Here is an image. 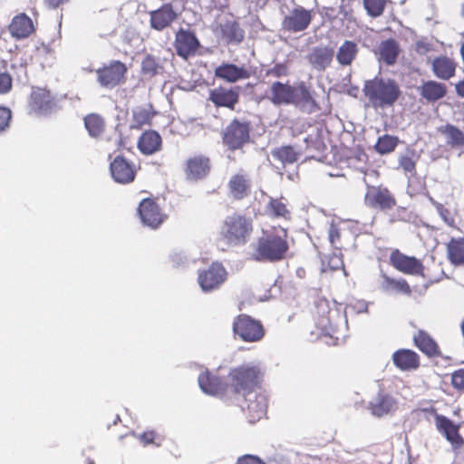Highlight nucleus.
<instances>
[{"mask_svg": "<svg viewBox=\"0 0 464 464\" xmlns=\"http://www.w3.org/2000/svg\"><path fill=\"white\" fill-rule=\"evenodd\" d=\"M263 378L264 372L258 364H241L231 368L227 373L230 404L240 400L248 401L260 389Z\"/></svg>", "mask_w": 464, "mask_h": 464, "instance_id": "nucleus-1", "label": "nucleus"}, {"mask_svg": "<svg viewBox=\"0 0 464 464\" xmlns=\"http://www.w3.org/2000/svg\"><path fill=\"white\" fill-rule=\"evenodd\" d=\"M287 237V230L281 227L264 232L253 247L252 259L271 263L285 259L289 250Z\"/></svg>", "mask_w": 464, "mask_h": 464, "instance_id": "nucleus-2", "label": "nucleus"}, {"mask_svg": "<svg viewBox=\"0 0 464 464\" xmlns=\"http://www.w3.org/2000/svg\"><path fill=\"white\" fill-rule=\"evenodd\" d=\"M362 92L367 105L374 110L393 106L401 95L400 85L394 79L381 76L365 81Z\"/></svg>", "mask_w": 464, "mask_h": 464, "instance_id": "nucleus-3", "label": "nucleus"}, {"mask_svg": "<svg viewBox=\"0 0 464 464\" xmlns=\"http://www.w3.org/2000/svg\"><path fill=\"white\" fill-rule=\"evenodd\" d=\"M266 98L276 106L294 104L318 108L316 101L304 82L293 86L276 81L270 85Z\"/></svg>", "mask_w": 464, "mask_h": 464, "instance_id": "nucleus-4", "label": "nucleus"}, {"mask_svg": "<svg viewBox=\"0 0 464 464\" xmlns=\"http://www.w3.org/2000/svg\"><path fill=\"white\" fill-rule=\"evenodd\" d=\"M253 232V219L244 214L234 213L223 220L218 239L228 247L242 246L250 240Z\"/></svg>", "mask_w": 464, "mask_h": 464, "instance_id": "nucleus-5", "label": "nucleus"}, {"mask_svg": "<svg viewBox=\"0 0 464 464\" xmlns=\"http://www.w3.org/2000/svg\"><path fill=\"white\" fill-rule=\"evenodd\" d=\"M250 121L234 118L222 131V142L230 151L242 150L250 142Z\"/></svg>", "mask_w": 464, "mask_h": 464, "instance_id": "nucleus-6", "label": "nucleus"}, {"mask_svg": "<svg viewBox=\"0 0 464 464\" xmlns=\"http://www.w3.org/2000/svg\"><path fill=\"white\" fill-rule=\"evenodd\" d=\"M232 330L235 336L246 343H257L266 334V330L261 321L254 319L246 314H240L234 318Z\"/></svg>", "mask_w": 464, "mask_h": 464, "instance_id": "nucleus-7", "label": "nucleus"}, {"mask_svg": "<svg viewBox=\"0 0 464 464\" xmlns=\"http://www.w3.org/2000/svg\"><path fill=\"white\" fill-rule=\"evenodd\" d=\"M127 72L126 64L119 60L111 61L95 71L98 83L106 89L124 83Z\"/></svg>", "mask_w": 464, "mask_h": 464, "instance_id": "nucleus-8", "label": "nucleus"}, {"mask_svg": "<svg viewBox=\"0 0 464 464\" xmlns=\"http://www.w3.org/2000/svg\"><path fill=\"white\" fill-rule=\"evenodd\" d=\"M364 203L368 208L386 211L393 208L397 200L388 188L369 186L364 196Z\"/></svg>", "mask_w": 464, "mask_h": 464, "instance_id": "nucleus-9", "label": "nucleus"}, {"mask_svg": "<svg viewBox=\"0 0 464 464\" xmlns=\"http://www.w3.org/2000/svg\"><path fill=\"white\" fill-rule=\"evenodd\" d=\"M137 214L141 223L152 229L158 228L167 218V215L153 198L142 199L137 208Z\"/></svg>", "mask_w": 464, "mask_h": 464, "instance_id": "nucleus-10", "label": "nucleus"}, {"mask_svg": "<svg viewBox=\"0 0 464 464\" xmlns=\"http://www.w3.org/2000/svg\"><path fill=\"white\" fill-rule=\"evenodd\" d=\"M434 424L438 432L445 438L453 450H459L464 447V438L459 432V423H455L447 416L435 411Z\"/></svg>", "mask_w": 464, "mask_h": 464, "instance_id": "nucleus-11", "label": "nucleus"}, {"mask_svg": "<svg viewBox=\"0 0 464 464\" xmlns=\"http://www.w3.org/2000/svg\"><path fill=\"white\" fill-rule=\"evenodd\" d=\"M227 277V273L222 264L213 262L208 268L198 271V282L204 292L218 288Z\"/></svg>", "mask_w": 464, "mask_h": 464, "instance_id": "nucleus-12", "label": "nucleus"}, {"mask_svg": "<svg viewBox=\"0 0 464 464\" xmlns=\"http://www.w3.org/2000/svg\"><path fill=\"white\" fill-rule=\"evenodd\" d=\"M198 382L200 389L205 393L217 396L230 404L228 382H225L221 377L205 371L199 374Z\"/></svg>", "mask_w": 464, "mask_h": 464, "instance_id": "nucleus-13", "label": "nucleus"}, {"mask_svg": "<svg viewBox=\"0 0 464 464\" xmlns=\"http://www.w3.org/2000/svg\"><path fill=\"white\" fill-rule=\"evenodd\" d=\"M212 169L211 160L204 154H196L188 157L184 163V174L190 181H198L206 179Z\"/></svg>", "mask_w": 464, "mask_h": 464, "instance_id": "nucleus-14", "label": "nucleus"}, {"mask_svg": "<svg viewBox=\"0 0 464 464\" xmlns=\"http://www.w3.org/2000/svg\"><path fill=\"white\" fill-rule=\"evenodd\" d=\"M239 86L227 87L219 85L209 90L208 101L217 108L222 107L233 111L239 102Z\"/></svg>", "mask_w": 464, "mask_h": 464, "instance_id": "nucleus-15", "label": "nucleus"}, {"mask_svg": "<svg viewBox=\"0 0 464 464\" xmlns=\"http://www.w3.org/2000/svg\"><path fill=\"white\" fill-rule=\"evenodd\" d=\"M390 264L398 271L413 276H423L424 266L415 256H409L399 249H393L390 255Z\"/></svg>", "mask_w": 464, "mask_h": 464, "instance_id": "nucleus-16", "label": "nucleus"}, {"mask_svg": "<svg viewBox=\"0 0 464 464\" xmlns=\"http://www.w3.org/2000/svg\"><path fill=\"white\" fill-rule=\"evenodd\" d=\"M54 99L46 88L33 87L28 98V108L31 113L45 115L52 111Z\"/></svg>", "mask_w": 464, "mask_h": 464, "instance_id": "nucleus-17", "label": "nucleus"}, {"mask_svg": "<svg viewBox=\"0 0 464 464\" xmlns=\"http://www.w3.org/2000/svg\"><path fill=\"white\" fill-rule=\"evenodd\" d=\"M233 404H237L246 412L250 423L258 421L266 414L267 399L265 395L256 392L246 402L240 400L239 401H234Z\"/></svg>", "mask_w": 464, "mask_h": 464, "instance_id": "nucleus-18", "label": "nucleus"}, {"mask_svg": "<svg viewBox=\"0 0 464 464\" xmlns=\"http://www.w3.org/2000/svg\"><path fill=\"white\" fill-rule=\"evenodd\" d=\"M110 171L113 180L120 184L131 183L137 173L135 164L121 155L116 156L111 161Z\"/></svg>", "mask_w": 464, "mask_h": 464, "instance_id": "nucleus-19", "label": "nucleus"}, {"mask_svg": "<svg viewBox=\"0 0 464 464\" xmlns=\"http://www.w3.org/2000/svg\"><path fill=\"white\" fill-rule=\"evenodd\" d=\"M313 19L312 12L303 6L293 8L282 21V28L289 33H298L308 28Z\"/></svg>", "mask_w": 464, "mask_h": 464, "instance_id": "nucleus-20", "label": "nucleus"}, {"mask_svg": "<svg viewBox=\"0 0 464 464\" xmlns=\"http://www.w3.org/2000/svg\"><path fill=\"white\" fill-rule=\"evenodd\" d=\"M200 43L193 31L180 28L176 33L174 47L177 54L184 59L195 55Z\"/></svg>", "mask_w": 464, "mask_h": 464, "instance_id": "nucleus-21", "label": "nucleus"}, {"mask_svg": "<svg viewBox=\"0 0 464 464\" xmlns=\"http://www.w3.org/2000/svg\"><path fill=\"white\" fill-rule=\"evenodd\" d=\"M412 343L428 358L442 357L440 344L426 330L418 329L412 335Z\"/></svg>", "mask_w": 464, "mask_h": 464, "instance_id": "nucleus-22", "label": "nucleus"}, {"mask_svg": "<svg viewBox=\"0 0 464 464\" xmlns=\"http://www.w3.org/2000/svg\"><path fill=\"white\" fill-rule=\"evenodd\" d=\"M150 24L156 31H163L169 27L178 18V14L171 4H164L160 8L150 11Z\"/></svg>", "mask_w": 464, "mask_h": 464, "instance_id": "nucleus-23", "label": "nucleus"}, {"mask_svg": "<svg viewBox=\"0 0 464 464\" xmlns=\"http://www.w3.org/2000/svg\"><path fill=\"white\" fill-rule=\"evenodd\" d=\"M251 180L246 173L238 172L233 174L227 182L229 196L234 200H243L251 194Z\"/></svg>", "mask_w": 464, "mask_h": 464, "instance_id": "nucleus-24", "label": "nucleus"}, {"mask_svg": "<svg viewBox=\"0 0 464 464\" xmlns=\"http://www.w3.org/2000/svg\"><path fill=\"white\" fill-rule=\"evenodd\" d=\"M219 36L227 45L239 44L245 39V31L237 20H227L217 27Z\"/></svg>", "mask_w": 464, "mask_h": 464, "instance_id": "nucleus-25", "label": "nucleus"}, {"mask_svg": "<svg viewBox=\"0 0 464 464\" xmlns=\"http://www.w3.org/2000/svg\"><path fill=\"white\" fill-rule=\"evenodd\" d=\"M393 364L402 372L415 371L420 366V356L411 349H399L392 354Z\"/></svg>", "mask_w": 464, "mask_h": 464, "instance_id": "nucleus-26", "label": "nucleus"}, {"mask_svg": "<svg viewBox=\"0 0 464 464\" xmlns=\"http://www.w3.org/2000/svg\"><path fill=\"white\" fill-rule=\"evenodd\" d=\"M401 51L398 41L394 38H389L379 44L375 54L380 62L391 66L396 63Z\"/></svg>", "mask_w": 464, "mask_h": 464, "instance_id": "nucleus-27", "label": "nucleus"}, {"mask_svg": "<svg viewBox=\"0 0 464 464\" xmlns=\"http://www.w3.org/2000/svg\"><path fill=\"white\" fill-rule=\"evenodd\" d=\"M430 64L432 72L438 79L448 81L456 74L458 63L447 55L436 56Z\"/></svg>", "mask_w": 464, "mask_h": 464, "instance_id": "nucleus-28", "label": "nucleus"}, {"mask_svg": "<svg viewBox=\"0 0 464 464\" xmlns=\"http://www.w3.org/2000/svg\"><path fill=\"white\" fill-rule=\"evenodd\" d=\"M214 74L215 77L230 83L247 79L250 76L248 71L244 67L229 63H224L218 66Z\"/></svg>", "mask_w": 464, "mask_h": 464, "instance_id": "nucleus-29", "label": "nucleus"}, {"mask_svg": "<svg viewBox=\"0 0 464 464\" xmlns=\"http://www.w3.org/2000/svg\"><path fill=\"white\" fill-rule=\"evenodd\" d=\"M9 31L13 37L24 39L34 32V25L32 19L24 13L15 15L9 24Z\"/></svg>", "mask_w": 464, "mask_h": 464, "instance_id": "nucleus-30", "label": "nucleus"}, {"mask_svg": "<svg viewBox=\"0 0 464 464\" xmlns=\"http://www.w3.org/2000/svg\"><path fill=\"white\" fill-rule=\"evenodd\" d=\"M334 58V49L329 46L314 47L307 55L309 63L317 71H324Z\"/></svg>", "mask_w": 464, "mask_h": 464, "instance_id": "nucleus-31", "label": "nucleus"}, {"mask_svg": "<svg viewBox=\"0 0 464 464\" xmlns=\"http://www.w3.org/2000/svg\"><path fill=\"white\" fill-rule=\"evenodd\" d=\"M419 92L427 102H435L446 96L447 86L443 82L429 80L419 87Z\"/></svg>", "mask_w": 464, "mask_h": 464, "instance_id": "nucleus-32", "label": "nucleus"}, {"mask_svg": "<svg viewBox=\"0 0 464 464\" xmlns=\"http://www.w3.org/2000/svg\"><path fill=\"white\" fill-rule=\"evenodd\" d=\"M328 237L331 245L339 250L345 249L352 239V232L345 227L331 224L328 230Z\"/></svg>", "mask_w": 464, "mask_h": 464, "instance_id": "nucleus-33", "label": "nucleus"}, {"mask_svg": "<svg viewBox=\"0 0 464 464\" xmlns=\"http://www.w3.org/2000/svg\"><path fill=\"white\" fill-rule=\"evenodd\" d=\"M161 143V137L157 131L147 130L139 138L138 148L141 153L145 155H151L160 150Z\"/></svg>", "mask_w": 464, "mask_h": 464, "instance_id": "nucleus-34", "label": "nucleus"}, {"mask_svg": "<svg viewBox=\"0 0 464 464\" xmlns=\"http://www.w3.org/2000/svg\"><path fill=\"white\" fill-rule=\"evenodd\" d=\"M447 258L453 266H464V237H451L446 244Z\"/></svg>", "mask_w": 464, "mask_h": 464, "instance_id": "nucleus-35", "label": "nucleus"}, {"mask_svg": "<svg viewBox=\"0 0 464 464\" xmlns=\"http://www.w3.org/2000/svg\"><path fill=\"white\" fill-rule=\"evenodd\" d=\"M315 316L318 325L323 330H331L333 328V308L330 307L326 299H320L316 303Z\"/></svg>", "mask_w": 464, "mask_h": 464, "instance_id": "nucleus-36", "label": "nucleus"}, {"mask_svg": "<svg viewBox=\"0 0 464 464\" xmlns=\"http://www.w3.org/2000/svg\"><path fill=\"white\" fill-rule=\"evenodd\" d=\"M359 52L355 42L346 40L339 47L336 53V60L342 66L351 65L357 57Z\"/></svg>", "mask_w": 464, "mask_h": 464, "instance_id": "nucleus-37", "label": "nucleus"}, {"mask_svg": "<svg viewBox=\"0 0 464 464\" xmlns=\"http://www.w3.org/2000/svg\"><path fill=\"white\" fill-rule=\"evenodd\" d=\"M382 288L388 293L401 294L410 296L412 293L411 287L404 278L395 279L388 276H383Z\"/></svg>", "mask_w": 464, "mask_h": 464, "instance_id": "nucleus-38", "label": "nucleus"}, {"mask_svg": "<svg viewBox=\"0 0 464 464\" xmlns=\"http://www.w3.org/2000/svg\"><path fill=\"white\" fill-rule=\"evenodd\" d=\"M84 126L92 138L101 137L105 131V120L98 113H90L83 118Z\"/></svg>", "mask_w": 464, "mask_h": 464, "instance_id": "nucleus-39", "label": "nucleus"}, {"mask_svg": "<svg viewBox=\"0 0 464 464\" xmlns=\"http://www.w3.org/2000/svg\"><path fill=\"white\" fill-rule=\"evenodd\" d=\"M440 132L447 139L451 148H464V132L452 124H446L440 128Z\"/></svg>", "mask_w": 464, "mask_h": 464, "instance_id": "nucleus-40", "label": "nucleus"}, {"mask_svg": "<svg viewBox=\"0 0 464 464\" xmlns=\"http://www.w3.org/2000/svg\"><path fill=\"white\" fill-rule=\"evenodd\" d=\"M395 401L389 395H379L376 400L370 403L371 412L377 417L388 414L394 407Z\"/></svg>", "mask_w": 464, "mask_h": 464, "instance_id": "nucleus-41", "label": "nucleus"}, {"mask_svg": "<svg viewBox=\"0 0 464 464\" xmlns=\"http://www.w3.org/2000/svg\"><path fill=\"white\" fill-rule=\"evenodd\" d=\"M271 154L274 159L280 161L282 164H293L299 159V152L290 145H285L275 148Z\"/></svg>", "mask_w": 464, "mask_h": 464, "instance_id": "nucleus-42", "label": "nucleus"}, {"mask_svg": "<svg viewBox=\"0 0 464 464\" xmlns=\"http://www.w3.org/2000/svg\"><path fill=\"white\" fill-rule=\"evenodd\" d=\"M267 213L275 218H282L284 219H290L291 213L287 209L286 204L283 201V198H270L266 206Z\"/></svg>", "mask_w": 464, "mask_h": 464, "instance_id": "nucleus-43", "label": "nucleus"}, {"mask_svg": "<svg viewBox=\"0 0 464 464\" xmlns=\"http://www.w3.org/2000/svg\"><path fill=\"white\" fill-rule=\"evenodd\" d=\"M398 143L397 137L385 134L378 139L375 149L382 155L388 154L395 150Z\"/></svg>", "mask_w": 464, "mask_h": 464, "instance_id": "nucleus-44", "label": "nucleus"}, {"mask_svg": "<svg viewBox=\"0 0 464 464\" xmlns=\"http://www.w3.org/2000/svg\"><path fill=\"white\" fill-rule=\"evenodd\" d=\"M399 167L403 170L406 176L411 178L416 175V160L413 152L402 154L398 160Z\"/></svg>", "mask_w": 464, "mask_h": 464, "instance_id": "nucleus-45", "label": "nucleus"}, {"mask_svg": "<svg viewBox=\"0 0 464 464\" xmlns=\"http://www.w3.org/2000/svg\"><path fill=\"white\" fill-rule=\"evenodd\" d=\"M388 0H362V4L369 16L376 18L384 13Z\"/></svg>", "mask_w": 464, "mask_h": 464, "instance_id": "nucleus-46", "label": "nucleus"}, {"mask_svg": "<svg viewBox=\"0 0 464 464\" xmlns=\"http://www.w3.org/2000/svg\"><path fill=\"white\" fill-rule=\"evenodd\" d=\"M155 113L151 110L140 107L133 111L132 120L137 128L150 124Z\"/></svg>", "mask_w": 464, "mask_h": 464, "instance_id": "nucleus-47", "label": "nucleus"}, {"mask_svg": "<svg viewBox=\"0 0 464 464\" xmlns=\"http://www.w3.org/2000/svg\"><path fill=\"white\" fill-rule=\"evenodd\" d=\"M160 65L155 59L150 54H148L144 57L141 62V72L143 74L154 76L159 72Z\"/></svg>", "mask_w": 464, "mask_h": 464, "instance_id": "nucleus-48", "label": "nucleus"}, {"mask_svg": "<svg viewBox=\"0 0 464 464\" xmlns=\"http://www.w3.org/2000/svg\"><path fill=\"white\" fill-rule=\"evenodd\" d=\"M289 66L286 62L276 63L266 72V76H272L275 78L286 77L289 75Z\"/></svg>", "mask_w": 464, "mask_h": 464, "instance_id": "nucleus-49", "label": "nucleus"}, {"mask_svg": "<svg viewBox=\"0 0 464 464\" xmlns=\"http://www.w3.org/2000/svg\"><path fill=\"white\" fill-rule=\"evenodd\" d=\"M450 385L459 392H464V368H459L450 373Z\"/></svg>", "mask_w": 464, "mask_h": 464, "instance_id": "nucleus-50", "label": "nucleus"}, {"mask_svg": "<svg viewBox=\"0 0 464 464\" xmlns=\"http://www.w3.org/2000/svg\"><path fill=\"white\" fill-rule=\"evenodd\" d=\"M13 87L12 76L7 72H0V94L8 93Z\"/></svg>", "mask_w": 464, "mask_h": 464, "instance_id": "nucleus-51", "label": "nucleus"}, {"mask_svg": "<svg viewBox=\"0 0 464 464\" xmlns=\"http://www.w3.org/2000/svg\"><path fill=\"white\" fill-rule=\"evenodd\" d=\"M158 438H159V435L157 434V432L155 430L144 431L143 433L140 434L138 437L140 442L143 446L156 444V440H158ZM157 445H160V444L157 443Z\"/></svg>", "mask_w": 464, "mask_h": 464, "instance_id": "nucleus-52", "label": "nucleus"}, {"mask_svg": "<svg viewBox=\"0 0 464 464\" xmlns=\"http://www.w3.org/2000/svg\"><path fill=\"white\" fill-rule=\"evenodd\" d=\"M12 112L10 109L0 106V131L5 130L10 123Z\"/></svg>", "mask_w": 464, "mask_h": 464, "instance_id": "nucleus-53", "label": "nucleus"}, {"mask_svg": "<svg viewBox=\"0 0 464 464\" xmlns=\"http://www.w3.org/2000/svg\"><path fill=\"white\" fill-rule=\"evenodd\" d=\"M237 464H266L261 459L254 455H245L237 460Z\"/></svg>", "mask_w": 464, "mask_h": 464, "instance_id": "nucleus-54", "label": "nucleus"}, {"mask_svg": "<svg viewBox=\"0 0 464 464\" xmlns=\"http://www.w3.org/2000/svg\"><path fill=\"white\" fill-rule=\"evenodd\" d=\"M415 51L420 55H424L431 51V44L424 41H417L415 44Z\"/></svg>", "mask_w": 464, "mask_h": 464, "instance_id": "nucleus-55", "label": "nucleus"}, {"mask_svg": "<svg viewBox=\"0 0 464 464\" xmlns=\"http://www.w3.org/2000/svg\"><path fill=\"white\" fill-rule=\"evenodd\" d=\"M68 2L69 0H44L45 6L49 9H57Z\"/></svg>", "mask_w": 464, "mask_h": 464, "instance_id": "nucleus-56", "label": "nucleus"}, {"mask_svg": "<svg viewBox=\"0 0 464 464\" xmlns=\"http://www.w3.org/2000/svg\"><path fill=\"white\" fill-rule=\"evenodd\" d=\"M455 92L459 97L464 98V78L455 83Z\"/></svg>", "mask_w": 464, "mask_h": 464, "instance_id": "nucleus-57", "label": "nucleus"}, {"mask_svg": "<svg viewBox=\"0 0 464 464\" xmlns=\"http://www.w3.org/2000/svg\"><path fill=\"white\" fill-rule=\"evenodd\" d=\"M304 273H305V272H304V269H303V268H298V269L296 270V274H297V276H300V277H303V276H304Z\"/></svg>", "mask_w": 464, "mask_h": 464, "instance_id": "nucleus-58", "label": "nucleus"}, {"mask_svg": "<svg viewBox=\"0 0 464 464\" xmlns=\"http://www.w3.org/2000/svg\"><path fill=\"white\" fill-rule=\"evenodd\" d=\"M89 464H94V462L93 461H89Z\"/></svg>", "mask_w": 464, "mask_h": 464, "instance_id": "nucleus-59", "label": "nucleus"}]
</instances>
